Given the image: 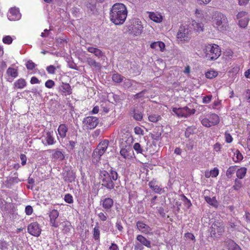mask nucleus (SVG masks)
I'll use <instances>...</instances> for the list:
<instances>
[{"label":"nucleus","instance_id":"ddd939ff","mask_svg":"<svg viewBox=\"0 0 250 250\" xmlns=\"http://www.w3.org/2000/svg\"><path fill=\"white\" fill-rule=\"evenodd\" d=\"M148 186L155 193L161 194L165 192L164 188L155 179L149 182Z\"/></svg>","mask_w":250,"mask_h":250},{"label":"nucleus","instance_id":"7ed1b4c3","mask_svg":"<svg viewBox=\"0 0 250 250\" xmlns=\"http://www.w3.org/2000/svg\"><path fill=\"white\" fill-rule=\"evenodd\" d=\"M205 57L208 61H212L217 59L221 55V49L216 44H208L203 49Z\"/></svg>","mask_w":250,"mask_h":250},{"label":"nucleus","instance_id":"bb28decb","mask_svg":"<svg viewBox=\"0 0 250 250\" xmlns=\"http://www.w3.org/2000/svg\"><path fill=\"white\" fill-rule=\"evenodd\" d=\"M191 25L195 30L197 32L203 31L204 29V25L202 22H197L195 20H192Z\"/></svg>","mask_w":250,"mask_h":250},{"label":"nucleus","instance_id":"b1692460","mask_svg":"<svg viewBox=\"0 0 250 250\" xmlns=\"http://www.w3.org/2000/svg\"><path fill=\"white\" fill-rule=\"evenodd\" d=\"M136 239L142 245L145 246L147 248H150L151 247L150 241L143 235H137Z\"/></svg>","mask_w":250,"mask_h":250},{"label":"nucleus","instance_id":"f3484780","mask_svg":"<svg viewBox=\"0 0 250 250\" xmlns=\"http://www.w3.org/2000/svg\"><path fill=\"white\" fill-rule=\"evenodd\" d=\"M137 229L143 233L148 234L151 230L150 227L142 221H138L136 223Z\"/></svg>","mask_w":250,"mask_h":250},{"label":"nucleus","instance_id":"9d476101","mask_svg":"<svg viewBox=\"0 0 250 250\" xmlns=\"http://www.w3.org/2000/svg\"><path fill=\"white\" fill-rule=\"evenodd\" d=\"M27 231L31 235L38 237L41 233L42 229L37 222H33L28 225Z\"/></svg>","mask_w":250,"mask_h":250},{"label":"nucleus","instance_id":"6e6552de","mask_svg":"<svg viewBox=\"0 0 250 250\" xmlns=\"http://www.w3.org/2000/svg\"><path fill=\"white\" fill-rule=\"evenodd\" d=\"M99 123V120L97 117L87 116L83 120V127L84 129H93L97 126Z\"/></svg>","mask_w":250,"mask_h":250},{"label":"nucleus","instance_id":"423d86ee","mask_svg":"<svg viewBox=\"0 0 250 250\" xmlns=\"http://www.w3.org/2000/svg\"><path fill=\"white\" fill-rule=\"evenodd\" d=\"M225 230V225L222 221H215L210 227V235L212 237L219 238L223 234Z\"/></svg>","mask_w":250,"mask_h":250},{"label":"nucleus","instance_id":"8fccbe9b","mask_svg":"<svg viewBox=\"0 0 250 250\" xmlns=\"http://www.w3.org/2000/svg\"><path fill=\"white\" fill-rule=\"evenodd\" d=\"M201 124L202 125L207 127H211V124L209 122V119L207 118H204L201 120Z\"/></svg>","mask_w":250,"mask_h":250},{"label":"nucleus","instance_id":"de8ad7c7","mask_svg":"<svg viewBox=\"0 0 250 250\" xmlns=\"http://www.w3.org/2000/svg\"><path fill=\"white\" fill-rule=\"evenodd\" d=\"M133 118L136 121H141L143 119V114L140 111H134Z\"/></svg>","mask_w":250,"mask_h":250},{"label":"nucleus","instance_id":"a18cd8bd","mask_svg":"<svg viewBox=\"0 0 250 250\" xmlns=\"http://www.w3.org/2000/svg\"><path fill=\"white\" fill-rule=\"evenodd\" d=\"M64 200L68 204H72L74 202L73 196L70 193H67L64 195Z\"/></svg>","mask_w":250,"mask_h":250},{"label":"nucleus","instance_id":"412c9836","mask_svg":"<svg viewBox=\"0 0 250 250\" xmlns=\"http://www.w3.org/2000/svg\"><path fill=\"white\" fill-rule=\"evenodd\" d=\"M150 46L152 49H158L159 48L162 52H163L165 49V44L161 41L153 42L150 44Z\"/></svg>","mask_w":250,"mask_h":250},{"label":"nucleus","instance_id":"680f3d73","mask_svg":"<svg viewBox=\"0 0 250 250\" xmlns=\"http://www.w3.org/2000/svg\"><path fill=\"white\" fill-rule=\"evenodd\" d=\"M212 96L211 95L205 96L203 98V103L204 104L209 103L211 100Z\"/></svg>","mask_w":250,"mask_h":250},{"label":"nucleus","instance_id":"c756f323","mask_svg":"<svg viewBox=\"0 0 250 250\" xmlns=\"http://www.w3.org/2000/svg\"><path fill=\"white\" fill-rule=\"evenodd\" d=\"M243 159V156L240 151L237 149L234 152V156L232 160L235 163H239Z\"/></svg>","mask_w":250,"mask_h":250},{"label":"nucleus","instance_id":"a211bd4d","mask_svg":"<svg viewBox=\"0 0 250 250\" xmlns=\"http://www.w3.org/2000/svg\"><path fill=\"white\" fill-rule=\"evenodd\" d=\"M26 82L23 78H20L16 80L13 84L14 89H23L26 86Z\"/></svg>","mask_w":250,"mask_h":250},{"label":"nucleus","instance_id":"58836bf2","mask_svg":"<svg viewBox=\"0 0 250 250\" xmlns=\"http://www.w3.org/2000/svg\"><path fill=\"white\" fill-rule=\"evenodd\" d=\"M148 120L153 123H156L161 119L160 115L156 114H152L148 117Z\"/></svg>","mask_w":250,"mask_h":250},{"label":"nucleus","instance_id":"4be33fe9","mask_svg":"<svg viewBox=\"0 0 250 250\" xmlns=\"http://www.w3.org/2000/svg\"><path fill=\"white\" fill-rule=\"evenodd\" d=\"M75 174L71 171H68L63 174V180L67 182L71 183L75 180Z\"/></svg>","mask_w":250,"mask_h":250},{"label":"nucleus","instance_id":"774afa93","mask_svg":"<svg viewBox=\"0 0 250 250\" xmlns=\"http://www.w3.org/2000/svg\"><path fill=\"white\" fill-rule=\"evenodd\" d=\"M213 149L216 152H219L221 150V145L219 143H216L213 146Z\"/></svg>","mask_w":250,"mask_h":250},{"label":"nucleus","instance_id":"aec40b11","mask_svg":"<svg viewBox=\"0 0 250 250\" xmlns=\"http://www.w3.org/2000/svg\"><path fill=\"white\" fill-rule=\"evenodd\" d=\"M148 16L150 20L155 22H160L163 20L162 15L157 13L154 12H148Z\"/></svg>","mask_w":250,"mask_h":250},{"label":"nucleus","instance_id":"39448f33","mask_svg":"<svg viewBox=\"0 0 250 250\" xmlns=\"http://www.w3.org/2000/svg\"><path fill=\"white\" fill-rule=\"evenodd\" d=\"M212 20L213 24L221 30H223L228 24L226 17L219 12H215L213 13Z\"/></svg>","mask_w":250,"mask_h":250},{"label":"nucleus","instance_id":"338daca9","mask_svg":"<svg viewBox=\"0 0 250 250\" xmlns=\"http://www.w3.org/2000/svg\"><path fill=\"white\" fill-rule=\"evenodd\" d=\"M237 225L235 224V223L231 221H229V226H228V229H231V230H233L236 229Z\"/></svg>","mask_w":250,"mask_h":250},{"label":"nucleus","instance_id":"e2e57ef3","mask_svg":"<svg viewBox=\"0 0 250 250\" xmlns=\"http://www.w3.org/2000/svg\"><path fill=\"white\" fill-rule=\"evenodd\" d=\"M134 132L137 135H143L144 130L139 126H136L134 129Z\"/></svg>","mask_w":250,"mask_h":250},{"label":"nucleus","instance_id":"2eb2a0df","mask_svg":"<svg viewBox=\"0 0 250 250\" xmlns=\"http://www.w3.org/2000/svg\"><path fill=\"white\" fill-rule=\"evenodd\" d=\"M195 15L198 21L201 22H206L208 15L207 12L201 9H196L195 11Z\"/></svg>","mask_w":250,"mask_h":250},{"label":"nucleus","instance_id":"f257e3e1","mask_svg":"<svg viewBox=\"0 0 250 250\" xmlns=\"http://www.w3.org/2000/svg\"><path fill=\"white\" fill-rule=\"evenodd\" d=\"M109 15L110 21L115 25L123 24L127 17V8L122 3H115L110 9Z\"/></svg>","mask_w":250,"mask_h":250},{"label":"nucleus","instance_id":"0eeeda50","mask_svg":"<svg viewBox=\"0 0 250 250\" xmlns=\"http://www.w3.org/2000/svg\"><path fill=\"white\" fill-rule=\"evenodd\" d=\"M191 37V31L188 26H181L177 34V39L182 42H188Z\"/></svg>","mask_w":250,"mask_h":250},{"label":"nucleus","instance_id":"bf43d9fd","mask_svg":"<svg viewBox=\"0 0 250 250\" xmlns=\"http://www.w3.org/2000/svg\"><path fill=\"white\" fill-rule=\"evenodd\" d=\"M248 17V13L246 12L241 11L237 15V19L238 20Z\"/></svg>","mask_w":250,"mask_h":250},{"label":"nucleus","instance_id":"f704fd0d","mask_svg":"<svg viewBox=\"0 0 250 250\" xmlns=\"http://www.w3.org/2000/svg\"><path fill=\"white\" fill-rule=\"evenodd\" d=\"M237 166H232L229 167L226 171V176L228 178H230L232 175L236 172Z\"/></svg>","mask_w":250,"mask_h":250},{"label":"nucleus","instance_id":"4c0bfd02","mask_svg":"<svg viewBox=\"0 0 250 250\" xmlns=\"http://www.w3.org/2000/svg\"><path fill=\"white\" fill-rule=\"evenodd\" d=\"M228 247L229 250H242L238 245L232 240L228 242Z\"/></svg>","mask_w":250,"mask_h":250},{"label":"nucleus","instance_id":"e433bc0d","mask_svg":"<svg viewBox=\"0 0 250 250\" xmlns=\"http://www.w3.org/2000/svg\"><path fill=\"white\" fill-rule=\"evenodd\" d=\"M243 187V184L242 181L238 178H236L234 180V185H233L232 188L236 190H239Z\"/></svg>","mask_w":250,"mask_h":250},{"label":"nucleus","instance_id":"c9c22d12","mask_svg":"<svg viewBox=\"0 0 250 250\" xmlns=\"http://www.w3.org/2000/svg\"><path fill=\"white\" fill-rule=\"evenodd\" d=\"M124 78V76L118 73L113 74L112 76V81L116 83H121Z\"/></svg>","mask_w":250,"mask_h":250},{"label":"nucleus","instance_id":"7c9ffc66","mask_svg":"<svg viewBox=\"0 0 250 250\" xmlns=\"http://www.w3.org/2000/svg\"><path fill=\"white\" fill-rule=\"evenodd\" d=\"M52 158L55 160L62 161L64 159V156L62 151L56 150L52 154Z\"/></svg>","mask_w":250,"mask_h":250},{"label":"nucleus","instance_id":"72a5a7b5","mask_svg":"<svg viewBox=\"0 0 250 250\" xmlns=\"http://www.w3.org/2000/svg\"><path fill=\"white\" fill-rule=\"evenodd\" d=\"M218 75V72L213 69L208 71L205 73V76L208 79H213L216 77Z\"/></svg>","mask_w":250,"mask_h":250},{"label":"nucleus","instance_id":"1a4fd4ad","mask_svg":"<svg viewBox=\"0 0 250 250\" xmlns=\"http://www.w3.org/2000/svg\"><path fill=\"white\" fill-rule=\"evenodd\" d=\"M172 111L178 117H187L191 114H194L195 112V109L194 108H189L188 106L178 108L173 107Z\"/></svg>","mask_w":250,"mask_h":250},{"label":"nucleus","instance_id":"2f4dec72","mask_svg":"<svg viewBox=\"0 0 250 250\" xmlns=\"http://www.w3.org/2000/svg\"><path fill=\"white\" fill-rule=\"evenodd\" d=\"M205 199L206 201L210 205L215 208L218 207V202L216 200L215 197L211 198L209 196H205Z\"/></svg>","mask_w":250,"mask_h":250},{"label":"nucleus","instance_id":"9b49d317","mask_svg":"<svg viewBox=\"0 0 250 250\" xmlns=\"http://www.w3.org/2000/svg\"><path fill=\"white\" fill-rule=\"evenodd\" d=\"M114 201L109 197L104 198L100 201V205L103 207L104 210L107 213L110 212L111 208L113 207Z\"/></svg>","mask_w":250,"mask_h":250},{"label":"nucleus","instance_id":"ea45409f","mask_svg":"<svg viewBox=\"0 0 250 250\" xmlns=\"http://www.w3.org/2000/svg\"><path fill=\"white\" fill-rule=\"evenodd\" d=\"M249 21V19L248 18V17H247L238 20V24L240 27L245 28L247 26Z\"/></svg>","mask_w":250,"mask_h":250},{"label":"nucleus","instance_id":"20e7f679","mask_svg":"<svg viewBox=\"0 0 250 250\" xmlns=\"http://www.w3.org/2000/svg\"><path fill=\"white\" fill-rule=\"evenodd\" d=\"M109 142L107 140H104L101 142L92 153V162L97 165L101 160V156L105 153L108 146Z\"/></svg>","mask_w":250,"mask_h":250},{"label":"nucleus","instance_id":"052dcab7","mask_svg":"<svg viewBox=\"0 0 250 250\" xmlns=\"http://www.w3.org/2000/svg\"><path fill=\"white\" fill-rule=\"evenodd\" d=\"M33 209L32 207L31 206L28 205L25 207V212L26 215H31L33 213Z\"/></svg>","mask_w":250,"mask_h":250},{"label":"nucleus","instance_id":"f8f14e48","mask_svg":"<svg viewBox=\"0 0 250 250\" xmlns=\"http://www.w3.org/2000/svg\"><path fill=\"white\" fill-rule=\"evenodd\" d=\"M143 26L140 21H136L133 25L129 27V31L135 36L140 35L143 30Z\"/></svg>","mask_w":250,"mask_h":250},{"label":"nucleus","instance_id":"a19ab883","mask_svg":"<svg viewBox=\"0 0 250 250\" xmlns=\"http://www.w3.org/2000/svg\"><path fill=\"white\" fill-rule=\"evenodd\" d=\"M100 231L99 227L98 226H95L93 229V238L96 241L100 240Z\"/></svg>","mask_w":250,"mask_h":250},{"label":"nucleus","instance_id":"0e129e2a","mask_svg":"<svg viewBox=\"0 0 250 250\" xmlns=\"http://www.w3.org/2000/svg\"><path fill=\"white\" fill-rule=\"evenodd\" d=\"M20 159L21 160V164L22 166H24L26 164L27 161V157L26 155L24 154H21L20 155Z\"/></svg>","mask_w":250,"mask_h":250},{"label":"nucleus","instance_id":"dca6fc26","mask_svg":"<svg viewBox=\"0 0 250 250\" xmlns=\"http://www.w3.org/2000/svg\"><path fill=\"white\" fill-rule=\"evenodd\" d=\"M59 91L64 96L70 95L72 94V88L68 83L62 82L59 86Z\"/></svg>","mask_w":250,"mask_h":250},{"label":"nucleus","instance_id":"3c124183","mask_svg":"<svg viewBox=\"0 0 250 250\" xmlns=\"http://www.w3.org/2000/svg\"><path fill=\"white\" fill-rule=\"evenodd\" d=\"M151 137L152 140L158 141L161 139V133L160 132H155L151 134Z\"/></svg>","mask_w":250,"mask_h":250},{"label":"nucleus","instance_id":"a878e982","mask_svg":"<svg viewBox=\"0 0 250 250\" xmlns=\"http://www.w3.org/2000/svg\"><path fill=\"white\" fill-rule=\"evenodd\" d=\"M62 229V231L65 234H68L70 232L71 229H72V226L70 222L65 221L61 223Z\"/></svg>","mask_w":250,"mask_h":250},{"label":"nucleus","instance_id":"5fc2aeb1","mask_svg":"<svg viewBox=\"0 0 250 250\" xmlns=\"http://www.w3.org/2000/svg\"><path fill=\"white\" fill-rule=\"evenodd\" d=\"M225 141L227 143H230L233 140V138L231 135L228 132H226L225 133Z\"/></svg>","mask_w":250,"mask_h":250},{"label":"nucleus","instance_id":"69168bd1","mask_svg":"<svg viewBox=\"0 0 250 250\" xmlns=\"http://www.w3.org/2000/svg\"><path fill=\"white\" fill-rule=\"evenodd\" d=\"M185 237L188 239H190L194 241H195V238L193 233L187 232L185 234Z\"/></svg>","mask_w":250,"mask_h":250},{"label":"nucleus","instance_id":"4d7b16f0","mask_svg":"<svg viewBox=\"0 0 250 250\" xmlns=\"http://www.w3.org/2000/svg\"><path fill=\"white\" fill-rule=\"evenodd\" d=\"M55 70L56 67L53 65H50L46 67V71L49 74H54L55 73Z\"/></svg>","mask_w":250,"mask_h":250},{"label":"nucleus","instance_id":"6e6d98bb","mask_svg":"<svg viewBox=\"0 0 250 250\" xmlns=\"http://www.w3.org/2000/svg\"><path fill=\"white\" fill-rule=\"evenodd\" d=\"M55 84V82L52 80H48L45 83V87L48 88H52Z\"/></svg>","mask_w":250,"mask_h":250},{"label":"nucleus","instance_id":"49530a36","mask_svg":"<svg viewBox=\"0 0 250 250\" xmlns=\"http://www.w3.org/2000/svg\"><path fill=\"white\" fill-rule=\"evenodd\" d=\"M133 148L137 153H143L144 151L142 149L140 144L138 143H135L134 144Z\"/></svg>","mask_w":250,"mask_h":250},{"label":"nucleus","instance_id":"5701e85b","mask_svg":"<svg viewBox=\"0 0 250 250\" xmlns=\"http://www.w3.org/2000/svg\"><path fill=\"white\" fill-rule=\"evenodd\" d=\"M87 51L90 53L94 54L95 56L99 58L104 56V53L102 50L97 48L88 47L87 48Z\"/></svg>","mask_w":250,"mask_h":250},{"label":"nucleus","instance_id":"393cba45","mask_svg":"<svg viewBox=\"0 0 250 250\" xmlns=\"http://www.w3.org/2000/svg\"><path fill=\"white\" fill-rule=\"evenodd\" d=\"M211 126L217 125L220 122L219 116L215 113L211 114L208 118Z\"/></svg>","mask_w":250,"mask_h":250},{"label":"nucleus","instance_id":"c03bdc74","mask_svg":"<svg viewBox=\"0 0 250 250\" xmlns=\"http://www.w3.org/2000/svg\"><path fill=\"white\" fill-rule=\"evenodd\" d=\"M87 62L89 65L95 68H100L101 66L100 63L96 62L95 60L91 58L88 59Z\"/></svg>","mask_w":250,"mask_h":250},{"label":"nucleus","instance_id":"c85d7f7f","mask_svg":"<svg viewBox=\"0 0 250 250\" xmlns=\"http://www.w3.org/2000/svg\"><path fill=\"white\" fill-rule=\"evenodd\" d=\"M6 74L8 76H10L13 78H15L18 77L19 73L18 69L9 67L7 69Z\"/></svg>","mask_w":250,"mask_h":250},{"label":"nucleus","instance_id":"f03ea898","mask_svg":"<svg viewBox=\"0 0 250 250\" xmlns=\"http://www.w3.org/2000/svg\"><path fill=\"white\" fill-rule=\"evenodd\" d=\"M118 174L116 170L111 168L109 172L102 170L100 172V178L103 187L108 189H112L115 187L114 182L117 180Z\"/></svg>","mask_w":250,"mask_h":250},{"label":"nucleus","instance_id":"4468645a","mask_svg":"<svg viewBox=\"0 0 250 250\" xmlns=\"http://www.w3.org/2000/svg\"><path fill=\"white\" fill-rule=\"evenodd\" d=\"M21 15L18 8L16 7L11 8L8 14V18L10 21H15L20 19Z\"/></svg>","mask_w":250,"mask_h":250},{"label":"nucleus","instance_id":"473e14b6","mask_svg":"<svg viewBox=\"0 0 250 250\" xmlns=\"http://www.w3.org/2000/svg\"><path fill=\"white\" fill-rule=\"evenodd\" d=\"M45 141L46 142L47 144L48 145H53L56 142L54 137L52 135V133L49 131L47 132L46 134Z\"/></svg>","mask_w":250,"mask_h":250},{"label":"nucleus","instance_id":"cd10ccee","mask_svg":"<svg viewBox=\"0 0 250 250\" xmlns=\"http://www.w3.org/2000/svg\"><path fill=\"white\" fill-rule=\"evenodd\" d=\"M247 169L245 167H241L236 170L237 178L239 179H243L247 173Z\"/></svg>","mask_w":250,"mask_h":250},{"label":"nucleus","instance_id":"13d9d810","mask_svg":"<svg viewBox=\"0 0 250 250\" xmlns=\"http://www.w3.org/2000/svg\"><path fill=\"white\" fill-rule=\"evenodd\" d=\"M211 175L212 177H216L219 173V170L217 167H214L213 169L210 170Z\"/></svg>","mask_w":250,"mask_h":250},{"label":"nucleus","instance_id":"6ab92c4d","mask_svg":"<svg viewBox=\"0 0 250 250\" xmlns=\"http://www.w3.org/2000/svg\"><path fill=\"white\" fill-rule=\"evenodd\" d=\"M68 130V126L65 124H62L59 125L58 128V132L61 138L63 139L66 137Z\"/></svg>","mask_w":250,"mask_h":250},{"label":"nucleus","instance_id":"79ce46f5","mask_svg":"<svg viewBox=\"0 0 250 250\" xmlns=\"http://www.w3.org/2000/svg\"><path fill=\"white\" fill-rule=\"evenodd\" d=\"M121 155L125 159L129 158L130 157L129 151L126 147L122 148L120 150Z\"/></svg>","mask_w":250,"mask_h":250},{"label":"nucleus","instance_id":"09e8293b","mask_svg":"<svg viewBox=\"0 0 250 250\" xmlns=\"http://www.w3.org/2000/svg\"><path fill=\"white\" fill-rule=\"evenodd\" d=\"M98 218L100 220L102 221H105L108 218V215L106 212H101L98 214Z\"/></svg>","mask_w":250,"mask_h":250},{"label":"nucleus","instance_id":"37998d69","mask_svg":"<svg viewBox=\"0 0 250 250\" xmlns=\"http://www.w3.org/2000/svg\"><path fill=\"white\" fill-rule=\"evenodd\" d=\"M59 212L56 209L52 210L49 213L50 220H56L59 216Z\"/></svg>","mask_w":250,"mask_h":250},{"label":"nucleus","instance_id":"603ef678","mask_svg":"<svg viewBox=\"0 0 250 250\" xmlns=\"http://www.w3.org/2000/svg\"><path fill=\"white\" fill-rule=\"evenodd\" d=\"M36 65V64L31 60L27 61L26 63V68L28 70H33L35 67Z\"/></svg>","mask_w":250,"mask_h":250},{"label":"nucleus","instance_id":"864d4df0","mask_svg":"<svg viewBox=\"0 0 250 250\" xmlns=\"http://www.w3.org/2000/svg\"><path fill=\"white\" fill-rule=\"evenodd\" d=\"M12 38L10 36H5L2 39V42L4 43L10 44L12 42Z\"/></svg>","mask_w":250,"mask_h":250}]
</instances>
